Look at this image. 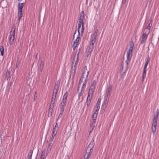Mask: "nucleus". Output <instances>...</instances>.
<instances>
[{
    "instance_id": "obj_1",
    "label": "nucleus",
    "mask_w": 159,
    "mask_h": 159,
    "mask_svg": "<svg viewBox=\"0 0 159 159\" xmlns=\"http://www.w3.org/2000/svg\"><path fill=\"white\" fill-rule=\"evenodd\" d=\"M89 73V71L88 70L87 66H85L79 83V85L81 84L82 85L80 93L78 94L79 97L81 96L82 91L84 90V88L86 87Z\"/></svg>"
},
{
    "instance_id": "obj_2",
    "label": "nucleus",
    "mask_w": 159,
    "mask_h": 159,
    "mask_svg": "<svg viewBox=\"0 0 159 159\" xmlns=\"http://www.w3.org/2000/svg\"><path fill=\"white\" fill-rule=\"evenodd\" d=\"M159 113V111L158 109H157L156 111V112L155 113L154 115L153 122L152 123V131L153 133V135L155 134L156 130V127L157 124V121Z\"/></svg>"
},
{
    "instance_id": "obj_3",
    "label": "nucleus",
    "mask_w": 159,
    "mask_h": 159,
    "mask_svg": "<svg viewBox=\"0 0 159 159\" xmlns=\"http://www.w3.org/2000/svg\"><path fill=\"white\" fill-rule=\"evenodd\" d=\"M134 47V43L133 41H131L130 43L129 47L127 51L126 54L127 60L130 61L132 56V52Z\"/></svg>"
},
{
    "instance_id": "obj_4",
    "label": "nucleus",
    "mask_w": 159,
    "mask_h": 159,
    "mask_svg": "<svg viewBox=\"0 0 159 159\" xmlns=\"http://www.w3.org/2000/svg\"><path fill=\"white\" fill-rule=\"evenodd\" d=\"M15 30L16 26L13 25L11 28L9 36V43L11 45L13 44L15 39Z\"/></svg>"
},
{
    "instance_id": "obj_5",
    "label": "nucleus",
    "mask_w": 159,
    "mask_h": 159,
    "mask_svg": "<svg viewBox=\"0 0 159 159\" xmlns=\"http://www.w3.org/2000/svg\"><path fill=\"white\" fill-rule=\"evenodd\" d=\"M73 42L72 45V47L73 50H75L77 46L79 43V41L80 38L78 37H77V35H75V36H73Z\"/></svg>"
},
{
    "instance_id": "obj_6",
    "label": "nucleus",
    "mask_w": 159,
    "mask_h": 159,
    "mask_svg": "<svg viewBox=\"0 0 159 159\" xmlns=\"http://www.w3.org/2000/svg\"><path fill=\"white\" fill-rule=\"evenodd\" d=\"M84 31V27L82 26L81 28L78 29L77 31L76 30L74 33V36H75L77 35V37H78L80 38V36H82Z\"/></svg>"
},
{
    "instance_id": "obj_7",
    "label": "nucleus",
    "mask_w": 159,
    "mask_h": 159,
    "mask_svg": "<svg viewBox=\"0 0 159 159\" xmlns=\"http://www.w3.org/2000/svg\"><path fill=\"white\" fill-rule=\"evenodd\" d=\"M98 31V29L96 30L92 34L91 37L90 44L94 45L96 40V38Z\"/></svg>"
},
{
    "instance_id": "obj_8",
    "label": "nucleus",
    "mask_w": 159,
    "mask_h": 159,
    "mask_svg": "<svg viewBox=\"0 0 159 159\" xmlns=\"http://www.w3.org/2000/svg\"><path fill=\"white\" fill-rule=\"evenodd\" d=\"M94 48L93 45L89 44V45L88 47L86 50V55L87 56L90 57V56L91 53L93 51Z\"/></svg>"
},
{
    "instance_id": "obj_9",
    "label": "nucleus",
    "mask_w": 159,
    "mask_h": 159,
    "mask_svg": "<svg viewBox=\"0 0 159 159\" xmlns=\"http://www.w3.org/2000/svg\"><path fill=\"white\" fill-rule=\"evenodd\" d=\"M78 53L77 54V55H75L74 58L73 60V62L72 64V67L73 68H74L75 69L76 65L78 64Z\"/></svg>"
},
{
    "instance_id": "obj_10",
    "label": "nucleus",
    "mask_w": 159,
    "mask_h": 159,
    "mask_svg": "<svg viewBox=\"0 0 159 159\" xmlns=\"http://www.w3.org/2000/svg\"><path fill=\"white\" fill-rule=\"evenodd\" d=\"M94 146V140L92 141L91 142L90 144H89L88 147L87 148V152H91L92 153V152L93 150V148Z\"/></svg>"
},
{
    "instance_id": "obj_11",
    "label": "nucleus",
    "mask_w": 159,
    "mask_h": 159,
    "mask_svg": "<svg viewBox=\"0 0 159 159\" xmlns=\"http://www.w3.org/2000/svg\"><path fill=\"white\" fill-rule=\"evenodd\" d=\"M59 82H57L56 83L54 86V89L52 96H55L56 97L57 93V92L58 90L59 89Z\"/></svg>"
},
{
    "instance_id": "obj_12",
    "label": "nucleus",
    "mask_w": 159,
    "mask_h": 159,
    "mask_svg": "<svg viewBox=\"0 0 159 159\" xmlns=\"http://www.w3.org/2000/svg\"><path fill=\"white\" fill-rule=\"evenodd\" d=\"M95 88V87L93 86H91L89 89L88 97L92 96L93 94L94 93Z\"/></svg>"
},
{
    "instance_id": "obj_13",
    "label": "nucleus",
    "mask_w": 159,
    "mask_h": 159,
    "mask_svg": "<svg viewBox=\"0 0 159 159\" xmlns=\"http://www.w3.org/2000/svg\"><path fill=\"white\" fill-rule=\"evenodd\" d=\"M53 143H48V145L47 149V151H46V153L48 154L50 152V151L53 145Z\"/></svg>"
},
{
    "instance_id": "obj_14",
    "label": "nucleus",
    "mask_w": 159,
    "mask_h": 159,
    "mask_svg": "<svg viewBox=\"0 0 159 159\" xmlns=\"http://www.w3.org/2000/svg\"><path fill=\"white\" fill-rule=\"evenodd\" d=\"M66 101L62 100L60 106V109H61V110L64 109V108L66 106Z\"/></svg>"
},
{
    "instance_id": "obj_15",
    "label": "nucleus",
    "mask_w": 159,
    "mask_h": 159,
    "mask_svg": "<svg viewBox=\"0 0 159 159\" xmlns=\"http://www.w3.org/2000/svg\"><path fill=\"white\" fill-rule=\"evenodd\" d=\"M148 35L143 34L142 39L141 42L142 44L143 43L146 41L148 38Z\"/></svg>"
},
{
    "instance_id": "obj_16",
    "label": "nucleus",
    "mask_w": 159,
    "mask_h": 159,
    "mask_svg": "<svg viewBox=\"0 0 159 159\" xmlns=\"http://www.w3.org/2000/svg\"><path fill=\"white\" fill-rule=\"evenodd\" d=\"M25 3H19L18 5V12H22V9Z\"/></svg>"
},
{
    "instance_id": "obj_17",
    "label": "nucleus",
    "mask_w": 159,
    "mask_h": 159,
    "mask_svg": "<svg viewBox=\"0 0 159 159\" xmlns=\"http://www.w3.org/2000/svg\"><path fill=\"white\" fill-rule=\"evenodd\" d=\"M92 153L91 152H87L85 154L84 159H89Z\"/></svg>"
},
{
    "instance_id": "obj_18",
    "label": "nucleus",
    "mask_w": 159,
    "mask_h": 159,
    "mask_svg": "<svg viewBox=\"0 0 159 159\" xmlns=\"http://www.w3.org/2000/svg\"><path fill=\"white\" fill-rule=\"evenodd\" d=\"M147 68L144 67L142 75V81L143 82L146 76V74L147 70Z\"/></svg>"
},
{
    "instance_id": "obj_19",
    "label": "nucleus",
    "mask_w": 159,
    "mask_h": 159,
    "mask_svg": "<svg viewBox=\"0 0 159 159\" xmlns=\"http://www.w3.org/2000/svg\"><path fill=\"white\" fill-rule=\"evenodd\" d=\"M58 126L57 125V123H56L55 126L54 127L53 129V130L52 132V133L57 134V132L58 131Z\"/></svg>"
},
{
    "instance_id": "obj_20",
    "label": "nucleus",
    "mask_w": 159,
    "mask_h": 159,
    "mask_svg": "<svg viewBox=\"0 0 159 159\" xmlns=\"http://www.w3.org/2000/svg\"><path fill=\"white\" fill-rule=\"evenodd\" d=\"M110 96V93L106 92L105 95L104 97L105 101L107 102L108 100L109 97Z\"/></svg>"
},
{
    "instance_id": "obj_21",
    "label": "nucleus",
    "mask_w": 159,
    "mask_h": 159,
    "mask_svg": "<svg viewBox=\"0 0 159 159\" xmlns=\"http://www.w3.org/2000/svg\"><path fill=\"white\" fill-rule=\"evenodd\" d=\"M4 47L3 46H0V51L1 54L2 56H3L4 52Z\"/></svg>"
},
{
    "instance_id": "obj_22",
    "label": "nucleus",
    "mask_w": 159,
    "mask_h": 159,
    "mask_svg": "<svg viewBox=\"0 0 159 159\" xmlns=\"http://www.w3.org/2000/svg\"><path fill=\"white\" fill-rule=\"evenodd\" d=\"M150 32V30L148 29L145 28L144 30L143 34H145L147 35H148Z\"/></svg>"
},
{
    "instance_id": "obj_23",
    "label": "nucleus",
    "mask_w": 159,
    "mask_h": 159,
    "mask_svg": "<svg viewBox=\"0 0 159 159\" xmlns=\"http://www.w3.org/2000/svg\"><path fill=\"white\" fill-rule=\"evenodd\" d=\"M22 16V12H18V20L19 21H20L21 18Z\"/></svg>"
},
{
    "instance_id": "obj_24",
    "label": "nucleus",
    "mask_w": 159,
    "mask_h": 159,
    "mask_svg": "<svg viewBox=\"0 0 159 159\" xmlns=\"http://www.w3.org/2000/svg\"><path fill=\"white\" fill-rule=\"evenodd\" d=\"M60 113H59V116H58V119H57V120H58L61 117V116H62L63 114V112L64 111V109H63V110H61V109H60Z\"/></svg>"
},
{
    "instance_id": "obj_25",
    "label": "nucleus",
    "mask_w": 159,
    "mask_h": 159,
    "mask_svg": "<svg viewBox=\"0 0 159 159\" xmlns=\"http://www.w3.org/2000/svg\"><path fill=\"white\" fill-rule=\"evenodd\" d=\"M68 93L67 92H66L64 94L63 98L62 100L66 101Z\"/></svg>"
},
{
    "instance_id": "obj_26",
    "label": "nucleus",
    "mask_w": 159,
    "mask_h": 159,
    "mask_svg": "<svg viewBox=\"0 0 159 159\" xmlns=\"http://www.w3.org/2000/svg\"><path fill=\"white\" fill-rule=\"evenodd\" d=\"M152 25V20H151L150 21V22L148 23V25L146 26V28L150 30V29Z\"/></svg>"
},
{
    "instance_id": "obj_27",
    "label": "nucleus",
    "mask_w": 159,
    "mask_h": 159,
    "mask_svg": "<svg viewBox=\"0 0 159 159\" xmlns=\"http://www.w3.org/2000/svg\"><path fill=\"white\" fill-rule=\"evenodd\" d=\"M100 105L99 103H97L96 105V106L95 111L96 112H98V111L100 109Z\"/></svg>"
},
{
    "instance_id": "obj_28",
    "label": "nucleus",
    "mask_w": 159,
    "mask_h": 159,
    "mask_svg": "<svg viewBox=\"0 0 159 159\" xmlns=\"http://www.w3.org/2000/svg\"><path fill=\"white\" fill-rule=\"evenodd\" d=\"M33 153V151L30 150L29 152L28 156V159H31Z\"/></svg>"
},
{
    "instance_id": "obj_29",
    "label": "nucleus",
    "mask_w": 159,
    "mask_h": 159,
    "mask_svg": "<svg viewBox=\"0 0 159 159\" xmlns=\"http://www.w3.org/2000/svg\"><path fill=\"white\" fill-rule=\"evenodd\" d=\"M150 59L149 57H148L147 58L146 61L145 63V64L144 66V67L147 68V66L148 65V64L149 61H150Z\"/></svg>"
},
{
    "instance_id": "obj_30",
    "label": "nucleus",
    "mask_w": 159,
    "mask_h": 159,
    "mask_svg": "<svg viewBox=\"0 0 159 159\" xmlns=\"http://www.w3.org/2000/svg\"><path fill=\"white\" fill-rule=\"evenodd\" d=\"M53 111V110L51 109H49L48 110V117H50L51 116L52 114V112Z\"/></svg>"
},
{
    "instance_id": "obj_31",
    "label": "nucleus",
    "mask_w": 159,
    "mask_h": 159,
    "mask_svg": "<svg viewBox=\"0 0 159 159\" xmlns=\"http://www.w3.org/2000/svg\"><path fill=\"white\" fill-rule=\"evenodd\" d=\"M112 86L111 85H110L108 88L107 90V91L106 92L107 93H110V92L111 91L112 89Z\"/></svg>"
},
{
    "instance_id": "obj_32",
    "label": "nucleus",
    "mask_w": 159,
    "mask_h": 159,
    "mask_svg": "<svg viewBox=\"0 0 159 159\" xmlns=\"http://www.w3.org/2000/svg\"><path fill=\"white\" fill-rule=\"evenodd\" d=\"M98 114V112H94V113L93 114L92 116V118L93 119H96L97 117V115Z\"/></svg>"
},
{
    "instance_id": "obj_33",
    "label": "nucleus",
    "mask_w": 159,
    "mask_h": 159,
    "mask_svg": "<svg viewBox=\"0 0 159 159\" xmlns=\"http://www.w3.org/2000/svg\"><path fill=\"white\" fill-rule=\"evenodd\" d=\"M84 18V13L82 14H80V16L79 17V20L83 21Z\"/></svg>"
},
{
    "instance_id": "obj_34",
    "label": "nucleus",
    "mask_w": 159,
    "mask_h": 159,
    "mask_svg": "<svg viewBox=\"0 0 159 159\" xmlns=\"http://www.w3.org/2000/svg\"><path fill=\"white\" fill-rule=\"evenodd\" d=\"M54 138V137H52L50 139L49 142L50 143H53V140Z\"/></svg>"
},
{
    "instance_id": "obj_35",
    "label": "nucleus",
    "mask_w": 159,
    "mask_h": 159,
    "mask_svg": "<svg viewBox=\"0 0 159 159\" xmlns=\"http://www.w3.org/2000/svg\"><path fill=\"white\" fill-rule=\"evenodd\" d=\"M79 25H82V27L84 26V24L83 22V21L82 20H79L78 24Z\"/></svg>"
},
{
    "instance_id": "obj_36",
    "label": "nucleus",
    "mask_w": 159,
    "mask_h": 159,
    "mask_svg": "<svg viewBox=\"0 0 159 159\" xmlns=\"http://www.w3.org/2000/svg\"><path fill=\"white\" fill-rule=\"evenodd\" d=\"M56 96H52V100H51V101H52V102H55V100H56Z\"/></svg>"
},
{
    "instance_id": "obj_37",
    "label": "nucleus",
    "mask_w": 159,
    "mask_h": 159,
    "mask_svg": "<svg viewBox=\"0 0 159 159\" xmlns=\"http://www.w3.org/2000/svg\"><path fill=\"white\" fill-rule=\"evenodd\" d=\"M19 3H25L26 0H18Z\"/></svg>"
},
{
    "instance_id": "obj_38",
    "label": "nucleus",
    "mask_w": 159,
    "mask_h": 159,
    "mask_svg": "<svg viewBox=\"0 0 159 159\" xmlns=\"http://www.w3.org/2000/svg\"><path fill=\"white\" fill-rule=\"evenodd\" d=\"M96 84V81L94 80L93 82L91 85V86H93L95 87V86Z\"/></svg>"
},
{
    "instance_id": "obj_39",
    "label": "nucleus",
    "mask_w": 159,
    "mask_h": 159,
    "mask_svg": "<svg viewBox=\"0 0 159 159\" xmlns=\"http://www.w3.org/2000/svg\"><path fill=\"white\" fill-rule=\"evenodd\" d=\"M54 107V105L50 104L49 109H53Z\"/></svg>"
},
{
    "instance_id": "obj_40",
    "label": "nucleus",
    "mask_w": 159,
    "mask_h": 159,
    "mask_svg": "<svg viewBox=\"0 0 159 159\" xmlns=\"http://www.w3.org/2000/svg\"><path fill=\"white\" fill-rule=\"evenodd\" d=\"M96 120V119H93V118L92 119L91 122L92 123L93 125V124L95 122Z\"/></svg>"
},
{
    "instance_id": "obj_41",
    "label": "nucleus",
    "mask_w": 159,
    "mask_h": 159,
    "mask_svg": "<svg viewBox=\"0 0 159 159\" xmlns=\"http://www.w3.org/2000/svg\"><path fill=\"white\" fill-rule=\"evenodd\" d=\"M45 149H44L43 150L41 155H44L45 156Z\"/></svg>"
},
{
    "instance_id": "obj_42",
    "label": "nucleus",
    "mask_w": 159,
    "mask_h": 159,
    "mask_svg": "<svg viewBox=\"0 0 159 159\" xmlns=\"http://www.w3.org/2000/svg\"><path fill=\"white\" fill-rule=\"evenodd\" d=\"M101 99L99 98L98 100V102L97 103H99L100 105V102H101Z\"/></svg>"
},
{
    "instance_id": "obj_43",
    "label": "nucleus",
    "mask_w": 159,
    "mask_h": 159,
    "mask_svg": "<svg viewBox=\"0 0 159 159\" xmlns=\"http://www.w3.org/2000/svg\"><path fill=\"white\" fill-rule=\"evenodd\" d=\"M56 134H55V133H52V137H54V138L55 137V136H56Z\"/></svg>"
},
{
    "instance_id": "obj_44",
    "label": "nucleus",
    "mask_w": 159,
    "mask_h": 159,
    "mask_svg": "<svg viewBox=\"0 0 159 159\" xmlns=\"http://www.w3.org/2000/svg\"><path fill=\"white\" fill-rule=\"evenodd\" d=\"M44 156H45L44 155H41L40 159H44Z\"/></svg>"
},
{
    "instance_id": "obj_45",
    "label": "nucleus",
    "mask_w": 159,
    "mask_h": 159,
    "mask_svg": "<svg viewBox=\"0 0 159 159\" xmlns=\"http://www.w3.org/2000/svg\"><path fill=\"white\" fill-rule=\"evenodd\" d=\"M55 103V102H53V101L52 102V101H51V104H50L54 105Z\"/></svg>"
},
{
    "instance_id": "obj_46",
    "label": "nucleus",
    "mask_w": 159,
    "mask_h": 159,
    "mask_svg": "<svg viewBox=\"0 0 159 159\" xmlns=\"http://www.w3.org/2000/svg\"><path fill=\"white\" fill-rule=\"evenodd\" d=\"M78 29H80V28H81L82 27V25H78Z\"/></svg>"
},
{
    "instance_id": "obj_47",
    "label": "nucleus",
    "mask_w": 159,
    "mask_h": 159,
    "mask_svg": "<svg viewBox=\"0 0 159 159\" xmlns=\"http://www.w3.org/2000/svg\"><path fill=\"white\" fill-rule=\"evenodd\" d=\"M10 74V72L8 71V72H7V75L8 74V75H9Z\"/></svg>"
},
{
    "instance_id": "obj_48",
    "label": "nucleus",
    "mask_w": 159,
    "mask_h": 159,
    "mask_svg": "<svg viewBox=\"0 0 159 159\" xmlns=\"http://www.w3.org/2000/svg\"><path fill=\"white\" fill-rule=\"evenodd\" d=\"M83 13L84 14V11H82L80 14H82Z\"/></svg>"
},
{
    "instance_id": "obj_49",
    "label": "nucleus",
    "mask_w": 159,
    "mask_h": 159,
    "mask_svg": "<svg viewBox=\"0 0 159 159\" xmlns=\"http://www.w3.org/2000/svg\"><path fill=\"white\" fill-rule=\"evenodd\" d=\"M93 125H92V122H91V124H90V126H91V127H92V126H93Z\"/></svg>"
},
{
    "instance_id": "obj_50",
    "label": "nucleus",
    "mask_w": 159,
    "mask_h": 159,
    "mask_svg": "<svg viewBox=\"0 0 159 159\" xmlns=\"http://www.w3.org/2000/svg\"><path fill=\"white\" fill-rule=\"evenodd\" d=\"M41 65H43V63L42 62V63H41Z\"/></svg>"
},
{
    "instance_id": "obj_51",
    "label": "nucleus",
    "mask_w": 159,
    "mask_h": 159,
    "mask_svg": "<svg viewBox=\"0 0 159 159\" xmlns=\"http://www.w3.org/2000/svg\"><path fill=\"white\" fill-rule=\"evenodd\" d=\"M79 87H78V90H79Z\"/></svg>"
},
{
    "instance_id": "obj_52",
    "label": "nucleus",
    "mask_w": 159,
    "mask_h": 159,
    "mask_svg": "<svg viewBox=\"0 0 159 159\" xmlns=\"http://www.w3.org/2000/svg\"><path fill=\"white\" fill-rule=\"evenodd\" d=\"M2 61H1V63H2Z\"/></svg>"
}]
</instances>
